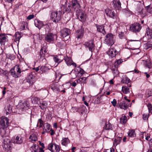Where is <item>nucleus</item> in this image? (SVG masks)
Listing matches in <instances>:
<instances>
[{
  "mask_svg": "<svg viewBox=\"0 0 152 152\" xmlns=\"http://www.w3.org/2000/svg\"><path fill=\"white\" fill-rule=\"evenodd\" d=\"M123 62L122 59H118L115 62L114 66L116 68H117L118 65Z\"/></svg>",
  "mask_w": 152,
  "mask_h": 152,
  "instance_id": "41",
  "label": "nucleus"
},
{
  "mask_svg": "<svg viewBox=\"0 0 152 152\" xmlns=\"http://www.w3.org/2000/svg\"><path fill=\"white\" fill-rule=\"evenodd\" d=\"M122 140V138L121 137H118L115 139L114 142H113V144L114 145L116 146L119 144Z\"/></svg>",
  "mask_w": 152,
  "mask_h": 152,
  "instance_id": "34",
  "label": "nucleus"
},
{
  "mask_svg": "<svg viewBox=\"0 0 152 152\" xmlns=\"http://www.w3.org/2000/svg\"><path fill=\"white\" fill-rule=\"evenodd\" d=\"M26 24V23L24 22L23 24H22V25H21V28L20 29L21 30H24L25 28V25Z\"/></svg>",
  "mask_w": 152,
  "mask_h": 152,
  "instance_id": "55",
  "label": "nucleus"
},
{
  "mask_svg": "<svg viewBox=\"0 0 152 152\" xmlns=\"http://www.w3.org/2000/svg\"><path fill=\"white\" fill-rule=\"evenodd\" d=\"M77 38H80L82 37L83 35V31L82 30L80 31L77 30Z\"/></svg>",
  "mask_w": 152,
  "mask_h": 152,
  "instance_id": "39",
  "label": "nucleus"
},
{
  "mask_svg": "<svg viewBox=\"0 0 152 152\" xmlns=\"http://www.w3.org/2000/svg\"><path fill=\"white\" fill-rule=\"evenodd\" d=\"M111 103H112L113 105L115 107L117 103V101L115 99H114L113 101L111 102Z\"/></svg>",
  "mask_w": 152,
  "mask_h": 152,
  "instance_id": "56",
  "label": "nucleus"
},
{
  "mask_svg": "<svg viewBox=\"0 0 152 152\" xmlns=\"http://www.w3.org/2000/svg\"><path fill=\"white\" fill-rule=\"evenodd\" d=\"M72 110L74 112H79V107H72Z\"/></svg>",
  "mask_w": 152,
  "mask_h": 152,
  "instance_id": "52",
  "label": "nucleus"
},
{
  "mask_svg": "<svg viewBox=\"0 0 152 152\" xmlns=\"http://www.w3.org/2000/svg\"><path fill=\"white\" fill-rule=\"evenodd\" d=\"M84 45L86 47L88 48V50L89 51L92 52L94 46L93 43V41L92 40L89 41V42H85Z\"/></svg>",
  "mask_w": 152,
  "mask_h": 152,
  "instance_id": "13",
  "label": "nucleus"
},
{
  "mask_svg": "<svg viewBox=\"0 0 152 152\" xmlns=\"http://www.w3.org/2000/svg\"><path fill=\"white\" fill-rule=\"evenodd\" d=\"M9 122L8 118L4 116H2L0 121V125L3 128H7L9 125Z\"/></svg>",
  "mask_w": 152,
  "mask_h": 152,
  "instance_id": "6",
  "label": "nucleus"
},
{
  "mask_svg": "<svg viewBox=\"0 0 152 152\" xmlns=\"http://www.w3.org/2000/svg\"><path fill=\"white\" fill-rule=\"evenodd\" d=\"M30 141L32 142H35L37 140V135L34 134H32L29 137Z\"/></svg>",
  "mask_w": 152,
  "mask_h": 152,
  "instance_id": "27",
  "label": "nucleus"
},
{
  "mask_svg": "<svg viewBox=\"0 0 152 152\" xmlns=\"http://www.w3.org/2000/svg\"><path fill=\"white\" fill-rule=\"evenodd\" d=\"M35 25L36 27H38L39 29H40L43 26V24L42 21H38L37 23H35Z\"/></svg>",
  "mask_w": 152,
  "mask_h": 152,
  "instance_id": "36",
  "label": "nucleus"
},
{
  "mask_svg": "<svg viewBox=\"0 0 152 152\" xmlns=\"http://www.w3.org/2000/svg\"><path fill=\"white\" fill-rule=\"evenodd\" d=\"M141 28L140 24L138 23H136L131 25L130 27V31L136 32H138L141 29Z\"/></svg>",
  "mask_w": 152,
  "mask_h": 152,
  "instance_id": "7",
  "label": "nucleus"
},
{
  "mask_svg": "<svg viewBox=\"0 0 152 152\" xmlns=\"http://www.w3.org/2000/svg\"><path fill=\"white\" fill-rule=\"evenodd\" d=\"M118 52L115 48H113L109 49L107 52L108 55L111 58L115 57L116 55L118 54Z\"/></svg>",
  "mask_w": 152,
  "mask_h": 152,
  "instance_id": "9",
  "label": "nucleus"
},
{
  "mask_svg": "<svg viewBox=\"0 0 152 152\" xmlns=\"http://www.w3.org/2000/svg\"><path fill=\"white\" fill-rule=\"evenodd\" d=\"M86 79L87 77H81L77 80V82L78 83H86Z\"/></svg>",
  "mask_w": 152,
  "mask_h": 152,
  "instance_id": "29",
  "label": "nucleus"
},
{
  "mask_svg": "<svg viewBox=\"0 0 152 152\" xmlns=\"http://www.w3.org/2000/svg\"><path fill=\"white\" fill-rule=\"evenodd\" d=\"M59 87V85L56 83L52 84L50 85V88L51 89L55 92H58L60 91Z\"/></svg>",
  "mask_w": 152,
  "mask_h": 152,
  "instance_id": "15",
  "label": "nucleus"
},
{
  "mask_svg": "<svg viewBox=\"0 0 152 152\" xmlns=\"http://www.w3.org/2000/svg\"><path fill=\"white\" fill-rule=\"evenodd\" d=\"M6 110H7L8 112H10L12 110V108L10 106L7 107V108Z\"/></svg>",
  "mask_w": 152,
  "mask_h": 152,
  "instance_id": "64",
  "label": "nucleus"
},
{
  "mask_svg": "<svg viewBox=\"0 0 152 152\" xmlns=\"http://www.w3.org/2000/svg\"><path fill=\"white\" fill-rule=\"evenodd\" d=\"M8 41L7 39H0V43L1 45H4Z\"/></svg>",
  "mask_w": 152,
  "mask_h": 152,
  "instance_id": "44",
  "label": "nucleus"
},
{
  "mask_svg": "<svg viewBox=\"0 0 152 152\" xmlns=\"http://www.w3.org/2000/svg\"><path fill=\"white\" fill-rule=\"evenodd\" d=\"M136 10L137 12L140 14H143V9L142 5H138L136 9Z\"/></svg>",
  "mask_w": 152,
  "mask_h": 152,
  "instance_id": "26",
  "label": "nucleus"
},
{
  "mask_svg": "<svg viewBox=\"0 0 152 152\" xmlns=\"http://www.w3.org/2000/svg\"><path fill=\"white\" fill-rule=\"evenodd\" d=\"M147 106L149 111V113H152V104L151 103H148L147 104Z\"/></svg>",
  "mask_w": 152,
  "mask_h": 152,
  "instance_id": "48",
  "label": "nucleus"
},
{
  "mask_svg": "<svg viewBox=\"0 0 152 152\" xmlns=\"http://www.w3.org/2000/svg\"><path fill=\"white\" fill-rule=\"evenodd\" d=\"M34 77L32 75H30L28 77L27 81L30 84L32 85L34 82Z\"/></svg>",
  "mask_w": 152,
  "mask_h": 152,
  "instance_id": "21",
  "label": "nucleus"
},
{
  "mask_svg": "<svg viewBox=\"0 0 152 152\" xmlns=\"http://www.w3.org/2000/svg\"><path fill=\"white\" fill-rule=\"evenodd\" d=\"M128 106L125 101H122L119 104V107L121 109L124 110L128 108Z\"/></svg>",
  "mask_w": 152,
  "mask_h": 152,
  "instance_id": "19",
  "label": "nucleus"
},
{
  "mask_svg": "<svg viewBox=\"0 0 152 152\" xmlns=\"http://www.w3.org/2000/svg\"><path fill=\"white\" fill-rule=\"evenodd\" d=\"M146 95H148L147 96L149 97L152 95V92L151 91L148 90L146 91Z\"/></svg>",
  "mask_w": 152,
  "mask_h": 152,
  "instance_id": "50",
  "label": "nucleus"
},
{
  "mask_svg": "<svg viewBox=\"0 0 152 152\" xmlns=\"http://www.w3.org/2000/svg\"><path fill=\"white\" fill-rule=\"evenodd\" d=\"M112 5L115 8L119 10L121 8V4L119 0H114L111 3Z\"/></svg>",
  "mask_w": 152,
  "mask_h": 152,
  "instance_id": "10",
  "label": "nucleus"
},
{
  "mask_svg": "<svg viewBox=\"0 0 152 152\" xmlns=\"http://www.w3.org/2000/svg\"><path fill=\"white\" fill-rule=\"evenodd\" d=\"M147 37L146 36V37L148 38H151L152 37V30L148 28L147 29Z\"/></svg>",
  "mask_w": 152,
  "mask_h": 152,
  "instance_id": "32",
  "label": "nucleus"
},
{
  "mask_svg": "<svg viewBox=\"0 0 152 152\" xmlns=\"http://www.w3.org/2000/svg\"><path fill=\"white\" fill-rule=\"evenodd\" d=\"M147 45H149V46L148 45V47H147V48H146V49H148L149 48H150L151 47V46H152V43H151L150 42H147Z\"/></svg>",
  "mask_w": 152,
  "mask_h": 152,
  "instance_id": "60",
  "label": "nucleus"
},
{
  "mask_svg": "<svg viewBox=\"0 0 152 152\" xmlns=\"http://www.w3.org/2000/svg\"><path fill=\"white\" fill-rule=\"evenodd\" d=\"M23 71L21 70L19 65H16L10 70V73L13 77L17 78L20 76V73Z\"/></svg>",
  "mask_w": 152,
  "mask_h": 152,
  "instance_id": "2",
  "label": "nucleus"
},
{
  "mask_svg": "<svg viewBox=\"0 0 152 152\" xmlns=\"http://www.w3.org/2000/svg\"><path fill=\"white\" fill-rule=\"evenodd\" d=\"M105 13L109 17L114 18L115 15V13L114 10H110L109 9L107 8L105 10Z\"/></svg>",
  "mask_w": 152,
  "mask_h": 152,
  "instance_id": "11",
  "label": "nucleus"
},
{
  "mask_svg": "<svg viewBox=\"0 0 152 152\" xmlns=\"http://www.w3.org/2000/svg\"><path fill=\"white\" fill-rule=\"evenodd\" d=\"M4 138V148L7 150L9 149L11 147V143L9 136H6Z\"/></svg>",
  "mask_w": 152,
  "mask_h": 152,
  "instance_id": "5",
  "label": "nucleus"
},
{
  "mask_svg": "<svg viewBox=\"0 0 152 152\" xmlns=\"http://www.w3.org/2000/svg\"><path fill=\"white\" fill-rule=\"evenodd\" d=\"M20 109L22 111H24L29 108V104L28 102L25 101L22 104H20Z\"/></svg>",
  "mask_w": 152,
  "mask_h": 152,
  "instance_id": "12",
  "label": "nucleus"
},
{
  "mask_svg": "<svg viewBox=\"0 0 152 152\" xmlns=\"http://www.w3.org/2000/svg\"><path fill=\"white\" fill-rule=\"evenodd\" d=\"M79 112L82 115L85 114L87 111L86 107L83 104L81 105L79 107Z\"/></svg>",
  "mask_w": 152,
  "mask_h": 152,
  "instance_id": "17",
  "label": "nucleus"
},
{
  "mask_svg": "<svg viewBox=\"0 0 152 152\" xmlns=\"http://www.w3.org/2000/svg\"><path fill=\"white\" fill-rule=\"evenodd\" d=\"M54 39H45L46 40L47 42H50L52 41H53Z\"/></svg>",
  "mask_w": 152,
  "mask_h": 152,
  "instance_id": "62",
  "label": "nucleus"
},
{
  "mask_svg": "<svg viewBox=\"0 0 152 152\" xmlns=\"http://www.w3.org/2000/svg\"><path fill=\"white\" fill-rule=\"evenodd\" d=\"M61 12L60 11L53 12L51 15L52 20L55 23L58 22L60 20Z\"/></svg>",
  "mask_w": 152,
  "mask_h": 152,
  "instance_id": "4",
  "label": "nucleus"
},
{
  "mask_svg": "<svg viewBox=\"0 0 152 152\" xmlns=\"http://www.w3.org/2000/svg\"><path fill=\"white\" fill-rule=\"evenodd\" d=\"M42 48L40 50V55L41 56H42L43 55V51H44L45 54L46 53H47V48L46 46H41Z\"/></svg>",
  "mask_w": 152,
  "mask_h": 152,
  "instance_id": "30",
  "label": "nucleus"
},
{
  "mask_svg": "<svg viewBox=\"0 0 152 152\" xmlns=\"http://www.w3.org/2000/svg\"><path fill=\"white\" fill-rule=\"evenodd\" d=\"M5 134L6 131L4 128L0 129V134L3 138H4L6 136H5Z\"/></svg>",
  "mask_w": 152,
  "mask_h": 152,
  "instance_id": "40",
  "label": "nucleus"
},
{
  "mask_svg": "<svg viewBox=\"0 0 152 152\" xmlns=\"http://www.w3.org/2000/svg\"><path fill=\"white\" fill-rule=\"evenodd\" d=\"M70 32L69 29L66 28H64L60 31L61 36L64 38L65 37L70 38Z\"/></svg>",
  "mask_w": 152,
  "mask_h": 152,
  "instance_id": "8",
  "label": "nucleus"
},
{
  "mask_svg": "<svg viewBox=\"0 0 152 152\" xmlns=\"http://www.w3.org/2000/svg\"><path fill=\"white\" fill-rule=\"evenodd\" d=\"M12 142L15 144H20L23 142L22 137L21 136H17L15 139L12 140Z\"/></svg>",
  "mask_w": 152,
  "mask_h": 152,
  "instance_id": "14",
  "label": "nucleus"
},
{
  "mask_svg": "<svg viewBox=\"0 0 152 152\" xmlns=\"http://www.w3.org/2000/svg\"><path fill=\"white\" fill-rule=\"evenodd\" d=\"M147 11L151 14H152V5H150L146 7Z\"/></svg>",
  "mask_w": 152,
  "mask_h": 152,
  "instance_id": "42",
  "label": "nucleus"
},
{
  "mask_svg": "<svg viewBox=\"0 0 152 152\" xmlns=\"http://www.w3.org/2000/svg\"><path fill=\"white\" fill-rule=\"evenodd\" d=\"M61 144L62 145L64 146L67 145L69 143V140L68 138H63L61 141Z\"/></svg>",
  "mask_w": 152,
  "mask_h": 152,
  "instance_id": "23",
  "label": "nucleus"
},
{
  "mask_svg": "<svg viewBox=\"0 0 152 152\" xmlns=\"http://www.w3.org/2000/svg\"><path fill=\"white\" fill-rule=\"evenodd\" d=\"M54 61L56 63H58L56 66L58 65V64L61 62L64 59V58H63V59H61V57H58V56H57L54 57L53 58Z\"/></svg>",
  "mask_w": 152,
  "mask_h": 152,
  "instance_id": "24",
  "label": "nucleus"
},
{
  "mask_svg": "<svg viewBox=\"0 0 152 152\" xmlns=\"http://www.w3.org/2000/svg\"><path fill=\"white\" fill-rule=\"evenodd\" d=\"M148 118V116L147 115L144 114L143 115V118L144 120H147Z\"/></svg>",
  "mask_w": 152,
  "mask_h": 152,
  "instance_id": "59",
  "label": "nucleus"
},
{
  "mask_svg": "<svg viewBox=\"0 0 152 152\" xmlns=\"http://www.w3.org/2000/svg\"><path fill=\"white\" fill-rule=\"evenodd\" d=\"M127 118L125 116H122L120 119V122L122 124H125L127 121Z\"/></svg>",
  "mask_w": 152,
  "mask_h": 152,
  "instance_id": "33",
  "label": "nucleus"
},
{
  "mask_svg": "<svg viewBox=\"0 0 152 152\" xmlns=\"http://www.w3.org/2000/svg\"><path fill=\"white\" fill-rule=\"evenodd\" d=\"M38 145L34 144L31 147V150H32L34 152H38L37 149L39 148Z\"/></svg>",
  "mask_w": 152,
  "mask_h": 152,
  "instance_id": "37",
  "label": "nucleus"
},
{
  "mask_svg": "<svg viewBox=\"0 0 152 152\" xmlns=\"http://www.w3.org/2000/svg\"><path fill=\"white\" fill-rule=\"evenodd\" d=\"M64 11L65 12H66L67 13L69 12H72L70 8H68V7H66L65 8V10Z\"/></svg>",
  "mask_w": 152,
  "mask_h": 152,
  "instance_id": "54",
  "label": "nucleus"
},
{
  "mask_svg": "<svg viewBox=\"0 0 152 152\" xmlns=\"http://www.w3.org/2000/svg\"><path fill=\"white\" fill-rule=\"evenodd\" d=\"M72 7L75 10H76L77 16L79 19L81 21L84 22L86 20V15L81 11L79 8L80 5L77 0H72Z\"/></svg>",
  "mask_w": 152,
  "mask_h": 152,
  "instance_id": "1",
  "label": "nucleus"
},
{
  "mask_svg": "<svg viewBox=\"0 0 152 152\" xmlns=\"http://www.w3.org/2000/svg\"><path fill=\"white\" fill-rule=\"evenodd\" d=\"M39 98L36 97L33 98L32 99V102L34 104H37L39 101Z\"/></svg>",
  "mask_w": 152,
  "mask_h": 152,
  "instance_id": "46",
  "label": "nucleus"
},
{
  "mask_svg": "<svg viewBox=\"0 0 152 152\" xmlns=\"http://www.w3.org/2000/svg\"><path fill=\"white\" fill-rule=\"evenodd\" d=\"M124 12H125L126 15L127 16H129L132 14V12L129 10L124 9Z\"/></svg>",
  "mask_w": 152,
  "mask_h": 152,
  "instance_id": "45",
  "label": "nucleus"
},
{
  "mask_svg": "<svg viewBox=\"0 0 152 152\" xmlns=\"http://www.w3.org/2000/svg\"><path fill=\"white\" fill-rule=\"evenodd\" d=\"M47 38H57V35L55 34H53L51 33H49L47 34Z\"/></svg>",
  "mask_w": 152,
  "mask_h": 152,
  "instance_id": "43",
  "label": "nucleus"
},
{
  "mask_svg": "<svg viewBox=\"0 0 152 152\" xmlns=\"http://www.w3.org/2000/svg\"><path fill=\"white\" fill-rule=\"evenodd\" d=\"M48 149L51 152H59L60 151V146L54 143L49 144Z\"/></svg>",
  "mask_w": 152,
  "mask_h": 152,
  "instance_id": "3",
  "label": "nucleus"
},
{
  "mask_svg": "<svg viewBox=\"0 0 152 152\" xmlns=\"http://www.w3.org/2000/svg\"><path fill=\"white\" fill-rule=\"evenodd\" d=\"M114 36H115L114 35L110 33L107 35L106 37V38H113L114 37H115Z\"/></svg>",
  "mask_w": 152,
  "mask_h": 152,
  "instance_id": "51",
  "label": "nucleus"
},
{
  "mask_svg": "<svg viewBox=\"0 0 152 152\" xmlns=\"http://www.w3.org/2000/svg\"><path fill=\"white\" fill-rule=\"evenodd\" d=\"M145 139L148 141H150L151 140V138L149 136H147L145 138Z\"/></svg>",
  "mask_w": 152,
  "mask_h": 152,
  "instance_id": "61",
  "label": "nucleus"
},
{
  "mask_svg": "<svg viewBox=\"0 0 152 152\" xmlns=\"http://www.w3.org/2000/svg\"><path fill=\"white\" fill-rule=\"evenodd\" d=\"M14 36L15 38H21V33L19 32H16L14 35Z\"/></svg>",
  "mask_w": 152,
  "mask_h": 152,
  "instance_id": "49",
  "label": "nucleus"
},
{
  "mask_svg": "<svg viewBox=\"0 0 152 152\" xmlns=\"http://www.w3.org/2000/svg\"><path fill=\"white\" fill-rule=\"evenodd\" d=\"M135 136V134L134 130H132L129 131L128 133V137H133Z\"/></svg>",
  "mask_w": 152,
  "mask_h": 152,
  "instance_id": "35",
  "label": "nucleus"
},
{
  "mask_svg": "<svg viewBox=\"0 0 152 152\" xmlns=\"http://www.w3.org/2000/svg\"><path fill=\"white\" fill-rule=\"evenodd\" d=\"M43 130H45L46 132H48L50 131V130L51 129L50 125L48 123H46L44 124L43 127Z\"/></svg>",
  "mask_w": 152,
  "mask_h": 152,
  "instance_id": "18",
  "label": "nucleus"
},
{
  "mask_svg": "<svg viewBox=\"0 0 152 152\" xmlns=\"http://www.w3.org/2000/svg\"><path fill=\"white\" fill-rule=\"evenodd\" d=\"M145 66L148 68L150 69L151 68V63H146L145 64Z\"/></svg>",
  "mask_w": 152,
  "mask_h": 152,
  "instance_id": "53",
  "label": "nucleus"
},
{
  "mask_svg": "<svg viewBox=\"0 0 152 152\" xmlns=\"http://www.w3.org/2000/svg\"><path fill=\"white\" fill-rule=\"evenodd\" d=\"M122 91L124 94H128L130 93L129 88L126 86H123L122 87Z\"/></svg>",
  "mask_w": 152,
  "mask_h": 152,
  "instance_id": "28",
  "label": "nucleus"
},
{
  "mask_svg": "<svg viewBox=\"0 0 152 152\" xmlns=\"http://www.w3.org/2000/svg\"><path fill=\"white\" fill-rule=\"evenodd\" d=\"M38 122H39L41 125L43 124V121L41 119H39L38 120Z\"/></svg>",
  "mask_w": 152,
  "mask_h": 152,
  "instance_id": "63",
  "label": "nucleus"
},
{
  "mask_svg": "<svg viewBox=\"0 0 152 152\" xmlns=\"http://www.w3.org/2000/svg\"><path fill=\"white\" fill-rule=\"evenodd\" d=\"M97 31L102 33L104 35L106 34V32L104 30V26L103 25H96Z\"/></svg>",
  "mask_w": 152,
  "mask_h": 152,
  "instance_id": "16",
  "label": "nucleus"
},
{
  "mask_svg": "<svg viewBox=\"0 0 152 152\" xmlns=\"http://www.w3.org/2000/svg\"><path fill=\"white\" fill-rule=\"evenodd\" d=\"M48 106V103L45 101H43L40 102L39 107L42 110H44Z\"/></svg>",
  "mask_w": 152,
  "mask_h": 152,
  "instance_id": "20",
  "label": "nucleus"
},
{
  "mask_svg": "<svg viewBox=\"0 0 152 152\" xmlns=\"http://www.w3.org/2000/svg\"><path fill=\"white\" fill-rule=\"evenodd\" d=\"M10 34H0V38H7V37H10L9 36H10Z\"/></svg>",
  "mask_w": 152,
  "mask_h": 152,
  "instance_id": "47",
  "label": "nucleus"
},
{
  "mask_svg": "<svg viewBox=\"0 0 152 152\" xmlns=\"http://www.w3.org/2000/svg\"><path fill=\"white\" fill-rule=\"evenodd\" d=\"M34 17V15H30L28 16L27 19L28 20H31Z\"/></svg>",
  "mask_w": 152,
  "mask_h": 152,
  "instance_id": "58",
  "label": "nucleus"
},
{
  "mask_svg": "<svg viewBox=\"0 0 152 152\" xmlns=\"http://www.w3.org/2000/svg\"><path fill=\"white\" fill-rule=\"evenodd\" d=\"M112 128V125L109 123H105V126L104 127V129L106 130H111Z\"/></svg>",
  "mask_w": 152,
  "mask_h": 152,
  "instance_id": "31",
  "label": "nucleus"
},
{
  "mask_svg": "<svg viewBox=\"0 0 152 152\" xmlns=\"http://www.w3.org/2000/svg\"><path fill=\"white\" fill-rule=\"evenodd\" d=\"M105 42L109 46H112L115 42V40L113 39H105Z\"/></svg>",
  "mask_w": 152,
  "mask_h": 152,
  "instance_id": "22",
  "label": "nucleus"
},
{
  "mask_svg": "<svg viewBox=\"0 0 152 152\" xmlns=\"http://www.w3.org/2000/svg\"><path fill=\"white\" fill-rule=\"evenodd\" d=\"M72 14V12L67 13L65 14V17L66 18V21L69 20L71 17V16Z\"/></svg>",
  "mask_w": 152,
  "mask_h": 152,
  "instance_id": "38",
  "label": "nucleus"
},
{
  "mask_svg": "<svg viewBox=\"0 0 152 152\" xmlns=\"http://www.w3.org/2000/svg\"><path fill=\"white\" fill-rule=\"evenodd\" d=\"M64 59L65 61L66 64L67 65H71V63L72 62V61L70 58L66 57Z\"/></svg>",
  "mask_w": 152,
  "mask_h": 152,
  "instance_id": "25",
  "label": "nucleus"
},
{
  "mask_svg": "<svg viewBox=\"0 0 152 152\" xmlns=\"http://www.w3.org/2000/svg\"><path fill=\"white\" fill-rule=\"evenodd\" d=\"M118 36L120 38L125 37V34L123 32H121L119 34Z\"/></svg>",
  "mask_w": 152,
  "mask_h": 152,
  "instance_id": "57",
  "label": "nucleus"
}]
</instances>
